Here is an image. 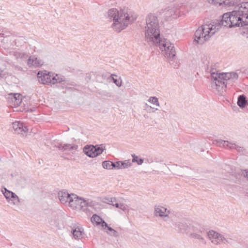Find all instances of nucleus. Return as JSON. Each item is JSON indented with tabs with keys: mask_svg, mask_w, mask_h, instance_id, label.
Segmentation results:
<instances>
[{
	"mask_svg": "<svg viewBox=\"0 0 248 248\" xmlns=\"http://www.w3.org/2000/svg\"><path fill=\"white\" fill-rule=\"evenodd\" d=\"M95 206V202L91 199H85L83 198H80L79 206L80 209L78 210H81L83 211H85L87 210V208L88 207H93Z\"/></svg>",
	"mask_w": 248,
	"mask_h": 248,
	"instance_id": "dca6fc26",
	"label": "nucleus"
},
{
	"mask_svg": "<svg viewBox=\"0 0 248 248\" xmlns=\"http://www.w3.org/2000/svg\"><path fill=\"white\" fill-rule=\"evenodd\" d=\"M108 230L111 232V233H110V235L114 237H118L119 236V233L116 231L114 230L113 229L109 227H108Z\"/></svg>",
	"mask_w": 248,
	"mask_h": 248,
	"instance_id": "c9c22d12",
	"label": "nucleus"
},
{
	"mask_svg": "<svg viewBox=\"0 0 248 248\" xmlns=\"http://www.w3.org/2000/svg\"><path fill=\"white\" fill-rule=\"evenodd\" d=\"M245 26H247L246 29H247V31H248V24L245 25Z\"/></svg>",
	"mask_w": 248,
	"mask_h": 248,
	"instance_id": "c03bdc74",
	"label": "nucleus"
},
{
	"mask_svg": "<svg viewBox=\"0 0 248 248\" xmlns=\"http://www.w3.org/2000/svg\"><path fill=\"white\" fill-rule=\"evenodd\" d=\"M105 202L108 203L110 205H112L113 206L114 202H117V200L115 198H108L105 199Z\"/></svg>",
	"mask_w": 248,
	"mask_h": 248,
	"instance_id": "72a5a7b5",
	"label": "nucleus"
},
{
	"mask_svg": "<svg viewBox=\"0 0 248 248\" xmlns=\"http://www.w3.org/2000/svg\"><path fill=\"white\" fill-rule=\"evenodd\" d=\"M107 17L112 22L111 28L117 32L125 29L137 19L136 16L126 7L119 10L116 8L109 9L107 13Z\"/></svg>",
	"mask_w": 248,
	"mask_h": 248,
	"instance_id": "f257e3e1",
	"label": "nucleus"
},
{
	"mask_svg": "<svg viewBox=\"0 0 248 248\" xmlns=\"http://www.w3.org/2000/svg\"><path fill=\"white\" fill-rule=\"evenodd\" d=\"M101 225H102V227H104V226H105V227H108V226L107 223L106 222H105V221H104V220H103V221H102V222H101Z\"/></svg>",
	"mask_w": 248,
	"mask_h": 248,
	"instance_id": "a19ab883",
	"label": "nucleus"
},
{
	"mask_svg": "<svg viewBox=\"0 0 248 248\" xmlns=\"http://www.w3.org/2000/svg\"><path fill=\"white\" fill-rule=\"evenodd\" d=\"M154 214L156 217L165 218L169 217L170 211L164 206L160 205H155L154 207Z\"/></svg>",
	"mask_w": 248,
	"mask_h": 248,
	"instance_id": "ddd939ff",
	"label": "nucleus"
},
{
	"mask_svg": "<svg viewBox=\"0 0 248 248\" xmlns=\"http://www.w3.org/2000/svg\"><path fill=\"white\" fill-rule=\"evenodd\" d=\"M58 197L62 203H68L69 201L71 198V194H69L68 192L63 190L60 191L58 193Z\"/></svg>",
	"mask_w": 248,
	"mask_h": 248,
	"instance_id": "412c9836",
	"label": "nucleus"
},
{
	"mask_svg": "<svg viewBox=\"0 0 248 248\" xmlns=\"http://www.w3.org/2000/svg\"><path fill=\"white\" fill-rule=\"evenodd\" d=\"M111 76H116V75H111Z\"/></svg>",
	"mask_w": 248,
	"mask_h": 248,
	"instance_id": "de8ad7c7",
	"label": "nucleus"
},
{
	"mask_svg": "<svg viewBox=\"0 0 248 248\" xmlns=\"http://www.w3.org/2000/svg\"><path fill=\"white\" fill-rule=\"evenodd\" d=\"M175 8L170 6L162 9L159 13L165 20L170 21L175 18Z\"/></svg>",
	"mask_w": 248,
	"mask_h": 248,
	"instance_id": "9d476101",
	"label": "nucleus"
},
{
	"mask_svg": "<svg viewBox=\"0 0 248 248\" xmlns=\"http://www.w3.org/2000/svg\"><path fill=\"white\" fill-rule=\"evenodd\" d=\"M133 158L132 159L133 162H137L138 165H141L143 162V159L142 158H139V157L135 155H132Z\"/></svg>",
	"mask_w": 248,
	"mask_h": 248,
	"instance_id": "473e14b6",
	"label": "nucleus"
},
{
	"mask_svg": "<svg viewBox=\"0 0 248 248\" xmlns=\"http://www.w3.org/2000/svg\"><path fill=\"white\" fill-rule=\"evenodd\" d=\"M148 101L154 105H156L157 107H159V103L158 102V98L156 97H150Z\"/></svg>",
	"mask_w": 248,
	"mask_h": 248,
	"instance_id": "2f4dec72",
	"label": "nucleus"
},
{
	"mask_svg": "<svg viewBox=\"0 0 248 248\" xmlns=\"http://www.w3.org/2000/svg\"><path fill=\"white\" fill-rule=\"evenodd\" d=\"M44 63L43 61L38 59L35 56H31L28 60V65L30 67H37L42 65Z\"/></svg>",
	"mask_w": 248,
	"mask_h": 248,
	"instance_id": "6ab92c4d",
	"label": "nucleus"
},
{
	"mask_svg": "<svg viewBox=\"0 0 248 248\" xmlns=\"http://www.w3.org/2000/svg\"><path fill=\"white\" fill-rule=\"evenodd\" d=\"M56 76H54L50 73H47L46 71H39L37 74L38 81L43 84H55L61 81Z\"/></svg>",
	"mask_w": 248,
	"mask_h": 248,
	"instance_id": "6e6552de",
	"label": "nucleus"
},
{
	"mask_svg": "<svg viewBox=\"0 0 248 248\" xmlns=\"http://www.w3.org/2000/svg\"><path fill=\"white\" fill-rule=\"evenodd\" d=\"M5 198L8 200H10L11 198H12V196H13L14 193L7 190L6 188L4 189V192H3Z\"/></svg>",
	"mask_w": 248,
	"mask_h": 248,
	"instance_id": "cd10ccee",
	"label": "nucleus"
},
{
	"mask_svg": "<svg viewBox=\"0 0 248 248\" xmlns=\"http://www.w3.org/2000/svg\"><path fill=\"white\" fill-rule=\"evenodd\" d=\"M113 82L118 87H121L122 85V81L115 79L113 78Z\"/></svg>",
	"mask_w": 248,
	"mask_h": 248,
	"instance_id": "58836bf2",
	"label": "nucleus"
},
{
	"mask_svg": "<svg viewBox=\"0 0 248 248\" xmlns=\"http://www.w3.org/2000/svg\"><path fill=\"white\" fill-rule=\"evenodd\" d=\"M157 44L159 48L162 51L163 55L168 59L173 61L176 55L174 45L169 40L164 39L160 40L159 38Z\"/></svg>",
	"mask_w": 248,
	"mask_h": 248,
	"instance_id": "423d86ee",
	"label": "nucleus"
},
{
	"mask_svg": "<svg viewBox=\"0 0 248 248\" xmlns=\"http://www.w3.org/2000/svg\"><path fill=\"white\" fill-rule=\"evenodd\" d=\"M73 237L76 240H80L83 237L84 229L80 226H75L72 229Z\"/></svg>",
	"mask_w": 248,
	"mask_h": 248,
	"instance_id": "aec40b11",
	"label": "nucleus"
},
{
	"mask_svg": "<svg viewBox=\"0 0 248 248\" xmlns=\"http://www.w3.org/2000/svg\"><path fill=\"white\" fill-rule=\"evenodd\" d=\"M144 27L145 40L151 44H155L160 38V26L157 17L153 14L146 17Z\"/></svg>",
	"mask_w": 248,
	"mask_h": 248,
	"instance_id": "7ed1b4c3",
	"label": "nucleus"
},
{
	"mask_svg": "<svg viewBox=\"0 0 248 248\" xmlns=\"http://www.w3.org/2000/svg\"><path fill=\"white\" fill-rule=\"evenodd\" d=\"M8 102L13 107H16L22 102V96L18 93H11L8 94Z\"/></svg>",
	"mask_w": 248,
	"mask_h": 248,
	"instance_id": "f8f14e48",
	"label": "nucleus"
},
{
	"mask_svg": "<svg viewBox=\"0 0 248 248\" xmlns=\"http://www.w3.org/2000/svg\"><path fill=\"white\" fill-rule=\"evenodd\" d=\"M56 147H57L60 150H62V151H64V144L62 143H59L57 145H56Z\"/></svg>",
	"mask_w": 248,
	"mask_h": 248,
	"instance_id": "4c0bfd02",
	"label": "nucleus"
},
{
	"mask_svg": "<svg viewBox=\"0 0 248 248\" xmlns=\"http://www.w3.org/2000/svg\"><path fill=\"white\" fill-rule=\"evenodd\" d=\"M175 229L181 233H188L189 224L187 223L184 220H181L175 222L173 223Z\"/></svg>",
	"mask_w": 248,
	"mask_h": 248,
	"instance_id": "2eb2a0df",
	"label": "nucleus"
},
{
	"mask_svg": "<svg viewBox=\"0 0 248 248\" xmlns=\"http://www.w3.org/2000/svg\"><path fill=\"white\" fill-rule=\"evenodd\" d=\"M64 151H71V150H77L78 148V146L76 144H64Z\"/></svg>",
	"mask_w": 248,
	"mask_h": 248,
	"instance_id": "a878e982",
	"label": "nucleus"
},
{
	"mask_svg": "<svg viewBox=\"0 0 248 248\" xmlns=\"http://www.w3.org/2000/svg\"><path fill=\"white\" fill-rule=\"evenodd\" d=\"M210 3L214 4H218L221 5L224 4L225 5L230 6L229 0H208Z\"/></svg>",
	"mask_w": 248,
	"mask_h": 248,
	"instance_id": "b1692460",
	"label": "nucleus"
},
{
	"mask_svg": "<svg viewBox=\"0 0 248 248\" xmlns=\"http://www.w3.org/2000/svg\"><path fill=\"white\" fill-rule=\"evenodd\" d=\"M13 127L17 134H20L23 136L27 135L28 131L27 127L23 123L19 121L14 122L13 123Z\"/></svg>",
	"mask_w": 248,
	"mask_h": 248,
	"instance_id": "4468645a",
	"label": "nucleus"
},
{
	"mask_svg": "<svg viewBox=\"0 0 248 248\" xmlns=\"http://www.w3.org/2000/svg\"><path fill=\"white\" fill-rule=\"evenodd\" d=\"M208 237L211 243L216 245L226 241L223 235L214 230H210L208 232Z\"/></svg>",
	"mask_w": 248,
	"mask_h": 248,
	"instance_id": "1a4fd4ad",
	"label": "nucleus"
},
{
	"mask_svg": "<svg viewBox=\"0 0 248 248\" xmlns=\"http://www.w3.org/2000/svg\"><path fill=\"white\" fill-rule=\"evenodd\" d=\"M145 106H146V107H149V106L147 105V104H145Z\"/></svg>",
	"mask_w": 248,
	"mask_h": 248,
	"instance_id": "49530a36",
	"label": "nucleus"
},
{
	"mask_svg": "<svg viewBox=\"0 0 248 248\" xmlns=\"http://www.w3.org/2000/svg\"><path fill=\"white\" fill-rule=\"evenodd\" d=\"M231 12L226 13L223 15L222 19L220 22L214 21L213 22H217L220 24V27L221 26L232 28L231 25Z\"/></svg>",
	"mask_w": 248,
	"mask_h": 248,
	"instance_id": "a211bd4d",
	"label": "nucleus"
},
{
	"mask_svg": "<svg viewBox=\"0 0 248 248\" xmlns=\"http://www.w3.org/2000/svg\"><path fill=\"white\" fill-rule=\"evenodd\" d=\"M119 209L124 212H128L129 210V206L127 204L121 202H120Z\"/></svg>",
	"mask_w": 248,
	"mask_h": 248,
	"instance_id": "f704fd0d",
	"label": "nucleus"
},
{
	"mask_svg": "<svg viewBox=\"0 0 248 248\" xmlns=\"http://www.w3.org/2000/svg\"><path fill=\"white\" fill-rule=\"evenodd\" d=\"M92 222L95 223L97 225L100 224L103 221V219L98 216L95 214L93 215L91 218Z\"/></svg>",
	"mask_w": 248,
	"mask_h": 248,
	"instance_id": "bb28decb",
	"label": "nucleus"
},
{
	"mask_svg": "<svg viewBox=\"0 0 248 248\" xmlns=\"http://www.w3.org/2000/svg\"><path fill=\"white\" fill-rule=\"evenodd\" d=\"M8 202L10 204L18 205L20 202V201L18 197L15 193H14L13 196H12V198H11L10 200L8 201Z\"/></svg>",
	"mask_w": 248,
	"mask_h": 248,
	"instance_id": "393cba45",
	"label": "nucleus"
},
{
	"mask_svg": "<svg viewBox=\"0 0 248 248\" xmlns=\"http://www.w3.org/2000/svg\"><path fill=\"white\" fill-rule=\"evenodd\" d=\"M243 174L245 177L248 180V170H245L244 172H243Z\"/></svg>",
	"mask_w": 248,
	"mask_h": 248,
	"instance_id": "ea45409f",
	"label": "nucleus"
},
{
	"mask_svg": "<svg viewBox=\"0 0 248 248\" xmlns=\"http://www.w3.org/2000/svg\"><path fill=\"white\" fill-rule=\"evenodd\" d=\"M204 233V229L196 223H189L188 232L189 237L192 239H198L203 244H206L205 239L203 236Z\"/></svg>",
	"mask_w": 248,
	"mask_h": 248,
	"instance_id": "0eeeda50",
	"label": "nucleus"
},
{
	"mask_svg": "<svg viewBox=\"0 0 248 248\" xmlns=\"http://www.w3.org/2000/svg\"><path fill=\"white\" fill-rule=\"evenodd\" d=\"M220 29V24L217 22L206 23L200 27L195 31V41L202 45Z\"/></svg>",
	"mask_w": 248,
	"mask_h": 248,
	"instance_id": "20e7f679",
	"label": "nucleus"
},
{
	"mask_svg": "<svg viewBox=\"0 0 248 248\" xmlns=\"http://www.w3.org/2000/svg\"><path fill=\"white\" fill-rule=\"evenodd\" d=\"M131 163L129 160H126L124 162L121 161V169H127L130 167Z\"/></svg>",
	"mask_w": 248,
	"mask_h": 248,
	"instance_id": "c756f323",
	"label": "nucleus"
},
{
	"mask_svg": "<svg viewBox=\"0 0 248 248\" xmlns=\"http://www.w3.org/2000/svg\"><path fill=\"white\" fill-rule=\"evenodd\" d=\"M94 147H95V157L101 154L103 152L104 150L105 149V148L103 147L102 145H101V146L96 145L94 146Z\"/></svg>",
	"mask_w": 248,
	"mask_h": 248,
	"instance_id": "7c9ffc66",
	"label": "nucleus"
},
{
	"mask_svg": "<svg viewBox=\"0 0 248 248\" xmlns=\"http://www.w3.org/2000/svg\"><path fill=\"white\" fill-rule=\"evenodd\" d=\"M112 169L115 168L118 170L121 169V161H117L116 162H113L112 165Z\"/></svg>",
	"mask_w": 248,
	"mask_h": 248,
	"instance_id": "e433bc0d",
	"label": "nucleus"
},
{
	"mask_svg": "<svg viewBox=\"0 0 248 248\" xmlns=\"http://www.w3.org/2000/svg\"><path fill=\"white\" fill-rule=\"evenodd\" d=\"M80 198L76 194H71V198L69 201L68 205L69 207L73 209L78 210L80 209L79 206Z\"/></svg>",
	"mask_w": 248,
	"mask_h": 248,
	"instance_id": "f3484780",
	"label": "nucleus"
},
{
	"mask_svg": "<svg viewBox=\"0 0 248 248\" xmlns=\"http://www.w3.org/2000/svg\"><path fill=\"white\" fill-rule=\"evenodd\" d=\"M113 162L110 161H104L102 162V167L105 169H112Z\"/></svg>",
	"mask_w": 248,
	"mask_h": 248,
	"instance_id": "c85d7f7f",
	"label": "nucleus"
},
{
	"mask_svg": "<svg viewBox=\"0 0 248 248\" xmlns=\"http://www.w3.org/2000/svg\"><path fill=\"white\" fill-rule=\"evenodd\" d=\"M2 72V70H0V78L1 77V75Z\"/></svg>",
	"mask_w": 248,
	"mask_h": 248,
	"instance_id": "a18cd8bd",
	"label": "nucleus"
},
{
	"mask_svg": "<svg viewBox=\"0 0 248 248\" xmlns=\"http://www.w3.org/2000/svg\"><path fill=\"white\" fill-rule=\"evenodd\" d=\"M210 72L212 88L218 92L221 91L228 86H232L238 79V75L234 72L218 73L212 68Z\"/></svg>",
	"mask_w": 248,
	"mask_h": 248,
	"instance_id": "f03ea898",
	"label": "nucleus"
},
{
	"mask_svg": "<svg viewBox=\"0 0 248 248\" xmlns=\"http://www.w3.org/2000/svg\"><path fill=\"white\" fill-rule=\"evenodd\" d=\"M247 101L246 100V97L244 95H241L238 98L237 100V105L241 108H244L246 104Z\"/></svg>",
	"mask_w": 248,
	"mask_h": 248,
	"instance_id": "5701e85b",
	"label": "nucleus"
},
{
	"mask_svg": "<svg viewBox=\"0 0 248 248\" xmlns=\"http://www.w3.org/2000/svg\"><path fill=\"white\" fill-rule=\"evenodd\" d=\"M113 206H115L116 208H119L120 202L118 203V202H116L114 203Z\"/></svg>",
	"mask_w": 248,
	"mask_h": 248,
	"instance_id": "79ce46f5",
	"label": "nucleus"
},
{
	"mask_svg": "<svg viewBox=\"0 0 248 248\" xmlns=\"http://www.w3.org/2000/svg\"><path fill=\"white\" fill-rule=\"evenodd\" d=\"M19 55H22L21 58H27V55L25 53L19 54Z\"/></svg>",
	"mask_w": 248,
	"mask_h": 248,
	"instance_id": "37998d69",
	"label": "nucleus"
},
{
	"mask_svg": "<svg viewBox=\"0 0 248 248\" xmlns=\"http://www.w3.org/2000/svg\"><path fill=\"white\" fill-rule=\"evenodd\" d=\"M95 147L93 145H86L83 148V152L87 156L90 157H95Z\"/></svg>",
	"mask_w": 248,
	"mask_h": 248,
	"instance_id": "4be33fe9",
	"label": "nucleus"
},
{
	"mask_svg": "<svg viewBox=\"0 0 248 248\" xmlns=\"http://www.w3.org/2000/svg\"><path fill=\"white\" fill-rule=\"evenodd\" d=\"M215 142L219 144L220 146L222 145L223 147H227L230 149H235L237 151L239 152H243L244 151V149L243 147L228 140H223L219 139L215 140L214 143H215Z\"/></svg>",
	"mask_w": 248,
	"mask_h": 248,
	"instance_id": "9b49d317",
	"label": "nucleus"
},
{
	"mask_svg": "<svg viewBox=\"0 0 248 248\" xmlns=\"http://www.w3.org/2000/svg\"><path fill=\"white\" fill-rule=\"evenodd\" d=\"M231 27H243L248 23V1L240 4L239 9L231 13Z\"/></svg>",
	"mask_w": 248,
	"mask_h": 248,
	"instance_id": "39448f33",
	"label": "nucleus"
}]
</instances>
